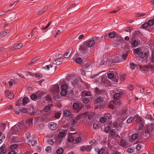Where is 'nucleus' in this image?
I'll return each instance as SVG.
<instances>
[{
	"label": "nucleus",
	"mask_w": 154,
	"mask_h": 154,
	"mask_svg": "<svg viewBox=\"0 0 154 154\" xmlns=\"http://www.w3.org/2000/svg\"><path fill=\"white\" fill-rule=\"evenodd\" d=\"M32 119H28L25 120V122L24 121H21L19 123L22 128L26 129L32 124Z\"/></svg>",
	"instance_id": "nucleus-1"
},
{
	"label": "nucleus",
	"mask_w": 154,
	"mask_h": 154,
	"mask_svg": "<svg viewBox=\"0 0 154 154\" xmlns=\"http://www.w3.org/2000/svg\"><path fill=\"white\" fill-rule=\"evenodd\" d=\"M94 38L96 39L98 38V37L93 38L91 40H89L84 42V44H85L88 47H91L94 45L95 43Z\"/></svg>",
	"instance_id": "nucleus-2"
},
{
	"label": "nucleus",
	"mask_w": 154,
	"mask_h": 154,
	"mask_svg": "<svg viewBox=\"0 0 154 154\" xmlns=\"http://www.w3.org/2000/svg\"><path fill=\"white\" fill-rule=\"evenodd\" d=\"M82 115L84 118H85L87 116L88 117V119L89 120H91L93 118V117L94 116V114L92 112H85L84 113H82Z\"/></svg>",
	"instance_id": "nucleus-3"
},
{
	"label": "nucleus",
	"mask_w": 154,
	"mask_h": 154,
	"mask_svg": "<svg viewBox=\"0 0 154 154\" xmlns=\"http://www.w3.org/2000/svg\"><path fill=\"white\" fill-rule=\"evenodd\" d=\"M73 51L72 48L71 47L69 48L67 52L65 53L63 55L64 58H67L70 56Z\"/></svg>",
	"instance_id": "nucleus-4"
},
{
	"label": "nucleus",
	"mask_w": 154,
	"mask_h": 154,
	"mask_svg": "<svg viewBox=\"0 0 154 154\" xmlns=\"http://www.w3.org/2000/svg\"><path fill=\"white\" fill-rule=\"evenodd\" d=\"M59 86L58 85L56 84L54 85L52 89V91L53 93L55 94H57L59 91Z\"/></svg>",
	"instance_id": "nucleus-5"
},
{
	"label": "nucleus",
	"mask_w": 154,
	"mask_h": 154,
	"mask_svg": "<svg viewBox=\"0 0 154 154\" xmlns=\"http://www.w3.org/2000/svg\"><path fill=\"white\" fill-rule=\"evenodd\" d=\"M5 94L6 96L10 99H12L14 98V95L13 93L11 92L10 91H5Z\"/></svg>",
	"instance_id": "nucleus-6"
},
{
	"label": "nucleus",
	"mask_w": 154,
	"mask_h": 154,
	"mask_svg": "<svg viewBox=\"0 0 154 154\" xmlns=\"http://www.w3.org/2000/svg\"><path fill=\"white\" fill-rule=\"evenodd\" d=\"M49 127L52 130H55L57 128V124L54 122H51L49 124Z\"/></svg>",
	"instance_id": "nucleus-7"
},
{
	"label": "nucleus",
	"mask_w": 154,
	"mask_h": 154,
	"mask_svg": "<svg viewBox=\"0 0 154 154\" xmlns=\"http://www.w3.org/2000/svg\"><path fill=\"white\" fill-rule=\"evenodd\" d=\"M12 129L13 131V133L16 134L19 129H20V126L18 124H17L12 128Z\"/></svg>",
	"instance_id": "nucleus-8"
},
{
	"label": "nucleus",
	"mask_w": 154,
	"mask_h": 154,
	"mask_svg": "<svg viewBox=\"0 0 154 154\" xmlns=\"http://www.w3.org/2000/svg\"><path fill=\"white\" fill-rule=\"evenodd\" d=\"M63 60L61 58H58L54 60V63L57 65H60L63 62Z\"/></svg>",
	"instance_id": "nucleus-9"
},
{
	"label": "nucleus",
	"mask_w": 154,
	"mask_h": 154,
	"mask_svg": "<svg viewBox=\"0 0 154 154\" xmlns=\"http://www.w3.org/2000/svg\"><path fill=\"white\" fill-rule=\"evenodd\" d=\"M37 143V142L32 140H29L28 143V145L30 146H33L36 145Z\"/></svg>",
	"instance_id": "nucleus-10"
},
{
	"label": "nucleus",
	"mask_w": 154,
	"mask_h": 154,
	"mask_svg": "<svg viewBox=\"0 0 154 154\" xmlns=\"http://www.w3.org/2000/svg\"><path fill=\"white\" fill-rule=\"evenodd\" d=\"M22 100L23 103H22V105L24 106L28 103L29 100V98L28 97L26 96L23 97L22 99Z\"/></svg>",
	"instance_id": "nucleus-11"
},
{
	"label": "nucleus",
	"mask_w": 154,
	"mask_h": 154,
	"mask_svg": "<svg viewBox=\"0 0 154 154\" xmlns=\"http://www.w3.org/2000/svg\"><path fill=\"white\" fill-rule=\"evenodd\" d=\"M23 44L22 43H20L18 44H17L15 45L14 47V49H18L22 47H23Z\"/></svg>",
	"instance_id": "nucleus-12"
},
{
	"label": "nucleus",
	"mask_w": 154,
	"mask_h": 154,
	"mask_svg": "<svg viewBox=\"0 0 154 154\" xmlns=\"http://www.w3.org/2000/svg\"><path fill=\"white\" fill-rule=\"evenodd\" d=\"M116 35V33L114 31L111 32L108 34L109 37L110 38H113Z\"/></svg>",
	"instance_id": "nucleus-13"
},
{
	"label": "nucleus",
	"mask_w": 154,
	"mask_h": 154,
	"mask_svg": "<svg viewBox=\"0 0 154 154\" xmlns=\"http://www.w3.org/2000/svg\"><path fill=\"white\" fill-rule=\"evenodd\" d=\"M113 103L115 104V105H120L122 103L121 101H120V100L118 99V100H113Z\"/></svg>",
	"instance_id": "nucleus-14"
},
{
	"label": "nucleus",
	"mask_w": 154,
	"mask_h": 154,
	"mask_svg": "<svg viewBox=\"0 0 154 154\" xmlns=\"http://www.w3.org/2000/svg\"><path fill=\"white\" fill-rule=\"evenodd\" d=\"M71 113V112L68 110H65L63 112V115L64 116H68Z\"/></svg>",
	"instance_id": "nucleus-15"
},
{
	"label": "nucleus",
	"mask_w": 154,
	"mask_h": 154,
	"mask_svg": "<svg viewBox=\"0 0 154 154\" xmlns=\"http://www.w3.org/2000/svg\"><path fill=\"white\" fill-rule=\"evenodd\" d=\"M88 47L87 45H85V44H84V43L81 47V50L83 51H85L87 49Z\"/></svg>",
	"instance_id": "nucleus-16"
},
{
	"label": "nucleus",
	"mask_w": 154,
	"mask_h": 154,
	"mask_svg": "<svg viewBox=\"0 0 154 154\" xmlns=\"http://www.w3.org/2000/svg\"><path fill=\"white\" fill-rule=\"evenodd\" d=\"M66 136V133L65 132H60L58 135V136L59 138H62Z\"/></svg>",
	"instance_id": "nucleus-17"
},
{
	"label": "nucleus",
	"mask_w": 154,
	"mask_h": 154,
	"mask_svg": "<svg viewBox=\"0 0 154 154\" xmlns=\"http://www.w3.org/2000/svg\"><path fill=\"white\" fill-rule=\"evenodd\" d=\"M103 101V99L101 97H99L96 100L97 103H100Z\"/></svg>",
	"instance_id": "nucleus-18"
},
{
	"label": "nucleus",
	"mask_w": 154,
	"mask_h": 154,
	"mask_svg": "<svg viewBox=\"0 0 154 154\" xmlns=\"http://www.w3.org/2000/svg\"><path fill=\"white\" fill-rule=\"evenodd\" d=\"M104 118H105L106 120H109L110 119H111V115L109 113H107L106 114H105L104 115Z\"/></svg>",
	"instance_id": "nucleus-19"
},
{
	"label": "nucleus",
	"mask_w": 154,
	"mask_h": 154,
	"mask_svg": "<svg viewBox=\"0 0 154 154\" xmlns=\"http://www.w3.org/2000/svg\"><path fill=\"white\" fill-rule=\"evenodd\" d=\"M120 143L121 145L123 147H125L127 145V142L125 140H122Z\"/></svg>",
	"instance_id": "nucleus-20"
},
{
	"label": "nucleus",
	"mask_w": 154,
	"mask_h": 154,
	"mask_svg": "<svg viewBox=\"0 0 154 154\" xmlns=\"http://www.w3.org/2000/svg\"><path fill=\"white\" fill-rule=\"evenodd\" d=\"M98 141H97L96 140H95L94 139H92L90 141H89V143L91 144V145H93L94 144H96L98 143Z\"/></svg>",
	"instance_id": "nucleus-21"
},
{
	"label": "nucleus",
	"mask_w": 154,
	"mask_h": 154,
	"mask_svg": "<svg viewBox=\"0 0 154 154\" xmlns=\"http://www.w3.org/2000/svg\"><path fill=\"white\" fill-rule=\"evenodd\" d=\"M60 93L61 95L64 96L67 94V91L66 90H61Z\"/></svg>",
	"instance_id": "nucleus-22"
},
{
	"label": "nucleus",
	"mask_w": 154,
	"mask_h": 154,
	"mask_svg": "<svg viewBox=\"0 0 154 154\" xmlns=\"http://www.w3.org/2000/svg\"><path fill=\"white\" fill-rule=\"evenodd\" d=\"M128 54V53L127 52L123 54L122 56V58L124 60H125L126 59Z\"/></svg>",
	"instance_id": "nucleus-23"
},
{
	"label": "nucleus",
	"mask_w": 154,
	"mask_h": 154,
	"mask_svg": "<svg viewBox=\"0 0 154 154\" xmlns=\"http://www.w3.org/2000/svg\"><path fill=\"white\" fill-rule=\"evenodd\" d=\"M63 152V149L61 148L58 149L57 150V154H62Z\"/></svg>",
	"instance_id": "nucleus-24"
},
{
	"label": "nucleus",
	"mask_w": 154,
	"mask_h": 154,
	"mask_svg": "<svg viewBox=\"0 0 154 154\" xmlns=\"http://www.w3.org/2000/svg\"><path fill=\"white\" fill-rule=\"evenodd\" d=\"M146 55V53L143 52H141V53L139 54V57L143 58L145 57Z\"/></svg>",
	"instance_id": "nucleus-25"
},
{
	"label": "nucleus",
	"mask_w": 154,
	"mask_h": 154,
	"mask_svg": "<svg viewBox=\"0 0 154 154\" xmlns=\"http://www.w3.org/2000/svg\"><path fill=\"white\" fill-rule=\"evenodd\" d=\"M154 18H153V20H149L147 23L148 26H152L153 25L154 23Z\"/></svg>",
	"instance_id": "nucleus-26"
},
{
	"label": "nucleus",
	"mask_w": 154,
	"mask_h": 154,
	"mask_svg": "<svg viewBox=\"0 0 154 154\" xmlns=\"http://www.w3.org/2000/svg\"><path fill=\"white\" fill-rule=\"evenodd\" d=\"M89 99L88 98H83L82 99V101L83 103L85 104H87L89 102Z\"/></svg>",
	"instance_id": "nucleus-27"
},
{
	"label": "nucleus",
	"mask_w": 154,
	"mask_h": 154,
	"mask_svg": "<svg viewBox=\"0 0 154 154\" xmlns=\"http://www.w3.org/2000/svg\"><path fill=\"white\" fill-rule=\"evenodd\" d=\"M121 95L119 93H116L114 94L113 96V98L115 99H117Z\"/></svg>",
	"instance_id": "nucleus-28"
},
{
	"label": "nucleus",
	"mask_w": 154,
	"mask_h": 154,
	"mask_svg": "<svg viewBox=\"0 0 154 154\" xmlns=\"http://www.w3.org/2000/svg\"><path fill=\"white\" fill-rule=\"evenodd\" d=\"M98 122L97 121H96L93 124V128L94 129H96L97 128Z\"/></svg>",
	"instance_id": "nucleus-29"
},
{
	"label": "nucleus",
	"mask_w": 154,
	"mask_h": 154,
	"mask_svg": "<svg viewBox=\"0 0 154 154\" xmlns=\"http://www.w3.org/2000/svg\"><path fill=\"white\" fill-rule=\"evenodd\" d=\"M138 135L137 134H134L131 136V139L133 140H135L138 137Z\"/></svg>",
	"instance_id": "nucleus-30"
},
{
	"label": "nucleus",
	"mask_w": 154,
	"mask_h": 154,
	"mask_svg": "<svg viewBox=\"0 0 154 154\" xmlns=\"http://www.w3.org/2000/svg\"><path fill=\"white\" fill-rule=\"evenodd\" d=\"M141 50L139 48H137L135 49L134 51V52L137 54H140V53H141Z\"/></svg>",
	"instance_id": "nucleus-31"
},
{
	"label": "nucleus",
	"mask_w": 154,
	"mask_h": 154,
	"mask_svg": "<svg viewBox=\"0 0 154 154\" xmlns=\"http://www.w3.org/2000/svg\"><path fill=\"white\" fill-rule=\"evenodd\" d=\"M5 138V135L4 134L2 133H0V143H1V141L2 139Z\"/></svg>",
	"instance_id": "nucleus-32"
},
{
	"label": "nucleus",
	"mask_w": 154,
	"mask_h": 154,
	"mask_svg": "<svg viewBox=\"0 0 154 154\" xmlns=\"http://www.w3.org/2000/svg\"><path fill=\"white\" fill-rule=\"evenodd\" d=\"M38 59L37 57H35L33 58L31 61V63L29 64L31 65V64H33Z\"/></svg>",
	"instance_id": "nucleus-33"
},
{
	"label": "nucleus",
	"mask_w": 154,
	"mask_h": 154,
	"mask_svg": "<svg viewBox=\"0 0 154 154\" xmlns=\"http://www.w3.org/2000/svg\"><path fill=\"white\" fill-rule=\"evenodd\" d=\"M34 76H35L36 78H38L39 79H40L42 77V75L39 73H35Z\"/></svg>",
	"instance_id": "nucleus-34"
},
{
	"label": "nucleus",
	"mask_w": 154,
	"mask_h": 154,
	"mask_svg": "<svg viewBox=\"0 0 154 154\" xmlns=\"http://www.w3.org/2000/svg\"><path fill=\"white\" fill-rule=\"evenodd\" d=\"M79 104L77 103H74L73 105V108L75 109H77L79 108Z\"/></svg>",
	"instance_id": "nucleus-35"
},
{
	"label": "nucleus",
	"mask_w": 154,
	"mask_h": 154,
	"mask_svg": "<svg viewBox=\"0 0 154 154\" xmlns=\"http://www.w3.org/2000/svg\"><path fill=\"white\" fill-rule=\"evenodd\" d=\"M145 67L147 68L150 69L152 71L154 70V69L153 68V65H149L148 66L146 65Z\"/></svg>",
	"instance_id": "nucleus-36"
},
{
	"label": "nucleus",
	"mask_w": 154,
	"mask_h": 154,
	"mask_svg": "<svg viewBox=\"0 0 154 154\" xmlns=\"http://www.w3.org/2000/svg\"><path fill=\"white\" fill-rule=\"evenodd\" d=\"M51 99V97L50 95H48L46 96V100L47 101H49Z\"/></svg>",
	"instance_id": "nucleus-37"
},
{
	"label": "nucleus",
	"mask_w": 154,
	"mask_h": 154,
	"mask_svg": "<svg viewBox=\"0 0 154 154\" xmlns=\"http://www.w3.org/2000/svg\"><path fill=\"white\" fill-rule=\"evenodd\" d=\"M54 99L57 101H59L61 100L60 97L58 95L55 96L54 97Z\"/></svg>",
	"instance_id": "nucleus-38"
},
{
	"label": "nucleus",
	"mask_w": 154,
	"mask_h": 154,
	"mask_svg": "<svg viewBox=\"0 0 154 154\" xmlns=\"http://www.w3.org/2000/svg\"><path fill=\"white\" fill-rule=\"evenodd\" d=\"M75 61L78 63H81L82 62V60L81 58H78L76 59Z\"/></svg>",
	"instance_id": "nucleus-39"
},
{
	"label": "nucleus",
	"mask_w": 154,
	"mask_h": 154,
	"mask_svg": "<svg viewBox=\"0 0 154 154\" xmlns=\"http://www.w3.org/2000/svg\"><path fill=\"white\" fill-rule=\"evenodd\" d=\"M106 120L105 118L103 117L100 118V122L101 123H103L105 122Z\"/></svg>",
	"instance_id": "nucleus-40"
},
{
	"label": "nucleus",
	"mask_w": 154,
	"mask_h": 154,
	"mask_svg": "<svg viewBox=\"0 0 154 154\" xmlns=\"http://www.w3.org/2000/svg\"><path fill=\"white\" fill-rule=\"evenodd\" d=\"M111 129L110 128L109 126H107L104 129V131L107 133H108Z\"/></svg>",
	"instance_id": "nucleus-41"
},
{
	"label": "nucleus",
	"mask_w": 154,
	"mask_h": 154,
	"mask_svg": "<svg viewBox=\"0 0 154 154\" xmlns=\"http://www.w3.org/2000/svg\"><path fill=\"white\" fill-rule=\"evenodd\" d=\"M114 76V74L110 73L108 74L107 76L109 79H111L113 78Z\"/></svg>",
	"instance_id": "nucleus-42"
},
{
	"label": "nucleus",
	"mask_w": 154,
	"mask_h": 154,
	"mask_svg": "<svg viewBox=\"0 0 154 154\" xmlns=\"http://www.w3.org/2000/svg\"><path fill=\"white\" fill-rule=\"evenodd\" d=\"M76 5V4L75 3H73L70 5L68 8V10H69L70 9H72V8L74 7Z\"/></svg>",
	"instance_id": "nucleus-43"
},
{
	"label": "nucleus",
	"mask_w": 154,
	"mask_h": 154,
	"mask_svg": "<svg viewBox=\"0 0 154 154\" xmlns=\"http://www.w3.org/2000/svg\"><path fill=\"white\" fill-rule=\"evenodd\" d=\"M109 132L112 136L116 134V132L114 131L113 129H110Z\"/></svg>",
	"instance_id": "nucleus-44"
},
{
	"label": "nucleus",
	"mask_w": 154,
	"mask_h": 154,
	"mask_svg": "<svg viewBox=\"0 0 154 154\" xmlns=\"http://www.w3.org/2000/svg\"><path fill=\"white\" fill-rule=\"evenodd\" d=\"M133 119V117H130L127 121V122L128 123H130Z\"/></svg>",
	"instance_id": "nucleus-45"
},
{
	"label": "nucleus",
	"mask_w": 154,
	"mask_h": 154,
	"mask_svg": "<svg viewBox=\"0 0 154 154\" xmlns=\"http://www.w3.org/2000/svg\"><path fill=\"white\" fill-rule=\"evenodd\" d=\"M134 149L133 148H128L127 149V152L128 153H131L133 152Z\"/></svg>",
	"instance_id": "nucleus-46"
},
{
	"label": "nucleus",
	"mask_w": 154,
	"mask_h": 154,
	"mask_svg": "<svg viewBox=\"0 0 154 154\" xmlns=\"http://www.w3.org/2000/svg\"><path fill=\"white\" fill-rule=\"evenodd\" d=\"M68 140L69 142H72L74 140V139L73 137H69Z\"/></svg>",
	"instance_id": "nucleus-47"
},
{
	"label": "nucleus",
	"mask_w": 154,
	"mask_h": 154,
	"mask_svg": "<svg viewBox=\"0 0 154 154\" xmlns=\"http://www.w3.org/2000/svg\"><path fill=\"white\" fill-rule=\"evenodd\" d=\"M92 147L91 146H87L85 148L86 150L88 152L90 151Z\"/></svg>",
	"instance_id": "nucleus-48"
},
{
	"label": "nucleus",
	"mask_w": 154,
	"mask_h": 154,
	"mask_svg": "<svg viewBox=\"0 0 154 154\" xmlns=\"http://www.w3.org/2000/svg\"><path fill=\"white\" fill-rule=\"evenodd\" d=\"M138 42L136 41V40H135L133 41L132 43V45L134 46H136L137 45Z\"/></svg>",
	"instance_id": "nucleus-49"
},
{
	"label": "nucleus",
	"mask_w": 154,
	"mask_h": 154,
	"mask_svg": "<svg viewBox=\"0 0 154 154\" xmlns=\"http://www.w3.org/2000/svg\"><path fill=\"white\" fill-rule=\"evenodd\" d=\"M50 109V108L49 106H47L45 107L44 108V110L45 112H48L49 111Z\"/></svg>",
	"instance_id": "nucleus-50"
},
{
	"label": "nucleus",
	"mask_w": 154,
	"mask_h": 154,
	"mask_svg": "<svg viewBox=\"0 0 154 154\" xmlns=\"http://www.w3.org/2000/svg\"><path fill=\"white\" fill-rule=\"evenodd\" d=\"M135 65L133 63H130V68L131 69L133 70L135 68Z\"/></svg>",
	"instance_id": "nucleus-51"
},
{
	"label": "nucleus",
	"mask_w": 154,
	"mask_h": 154,
	"mask_svg": "<svg viewBox=\"0 0 154 154\" xmlns=\"http://www.w3.org/2000/svg\"><path fill=\"white\" fill-rule=\"evenodd\" d=\"M37 98V96L36 94H32L31 96V98L32 100H35Z\"/></svg>",
	"instance_id": "nucleus-52"
},
{
	"label": "nucleus",
	"mask_w": 154,
	"mask_h": 154,
	"mask_svg": "<svg viewBox=\"0 0 154 154\" xmlns=\"http://www.w3.org/2000/svg\"><path fill=\"white\" fill-rule=\"evenodd\" d=\"M82 141V138L81 137H78L75 140V142L78 143Z\"/></svg>",
	"instance_id": "nucleus-53"
},
{
	"label": "nucleus",
	"mask_w": 154,
	"mask_h": 154,
	"mask_svg": "<svg viewBox=\"0 0 154 154\" xmlns=\"http://www.w3.org/2000/svg\"><path fill=\"white\" fill-rule=\"evenodd\" d=\"M18 147L17 145V144H13L11 146V149H15L17 148Z\"/></svg>",
	"instance_id": "nucleus-54"
},
{
	"label": "nucleus",
	"mask_w": 154,
	"mask_h": 154,
	"mask_svg": "<svg viewBox=\"0 0 154 154\" xmlns=\"http://www.w3.org/2000/svg\"><path fill=\"white\" fill-rule=\"evenodd\" d=\"M48 143L51 145H52L54 144V141L50 139L47 140Z\"/></svg>",
	"instance_id": "nucleus-55"
},
{
	"label": "nucleus",
	"mask_w": 154,
	"mask_h": 154,
	"mask_svg": "<svg viewBox=\"0 0 154 154\" xmlns=\"http://www.w3.org/2000/svg\"><path fill=\"white\" fill-rule=\"evenodd\" d=\"M84 118L82 115V113L80 115H78L76 118V120H78L80 119L81 117Z\"/></svg>",
	"instance_id": "nucleus-56"
},
{
	"label": "nucleus",
	"mask_w": 154,
	"mask_h": 154,
	"mask_svg": "<svg viewBox=\"0 0 154 154\" xmlns=\"http://www.w3.org/2000/svg\"><path fill=\"white\" fill-rule=\"evenodd\" d=\"M67 87L66 85H64L62 86L61 87V89L62 90H66Z\"/></svg>",
	"instance_id": "nucleus-57"
},
{
	"label": "nucleus",
	"mask_w": 154,
	"mask_h": 154,
	"mask_svg": "<svg viewBox=\"0 0 154 154\" xmlns=\"http://www.w3.org/2000/svg\"><path fill=\"white\" fill-rule=\"evenodd\" d=\"M60 115L61 114L60 113L57 112L55 113V117L56 118H58L60 117Z\"/></svg>",
	"instance_id": "nucleus-58"
},
{
	"label": "nucleus",
	"mask_w": 154,
	"mask_h": 154,
	"mask_svg": "<svg viewBox=\"0 0 154 154\" xmlns=\"http://www.w3.org/2000/svg\"><path fill=\"white\" fill-rule=\"evenodd\" d=\"M148 25L147 23H145L142 24L141 26L143 28H146L148 26Z\"/></svg>",
	"instance_id": "nucleus-59"
},
{
	"label": "nucleus",
	"mask_w": 154,
	"mask_h": 154,
	"mask_svg": "<svg viewBox=\"0 0 154 154\" xmlns=\"http://www.w3.org/2000/svg\"><path fill=\"white\" fill-rule=\"evenodd\" d=\"M46 10V8H45L44 10H42V11H39L38 13V15H40L41 14H42V13H43L44 12H45Z\"/></svg>",
	"instance_id": "nucleus-60"
},
{
	"label": "nucleus",
	"mask_w": 154,
	"mask_h": 154,
	"mask_svg": "<svg viewBox=\"0 0 154 154\" xmlns=\"http://www.w3.org/2000/svg\"><path fill=\"white\" fill-rule=\"evenodd\" d=\"M49 66L50 67V70H53L55 68V67L53 64L50 65Z\"/></svg>",
	"instance_id": "nucleus-61"
},
{
	"label": "nucleus",
	"mask_w": 154,
	"mask_h": 154,
	"mask_svg": "<svg viewBox=\"0 0 154 154\" xmlns=\"http://www.w3.org/2000/svg\"><path fill=\"white\" fill-rule=\"evenodd\" d=\"M51 147L50 146H48L46 147L45 150L47 152H49L51 151Z\"/></svg>",
	"instance_id": "nucleus-62"
},
{
	"label": "nucleus",
	"mask_w": 154,
	"mask_h": 154,
	"mask_svg": "<svg viewBox=\"0 0 154 154\" xmlns=\"http://www.w3.org/2000/svg\"><path fill=\"white\" fill-rule=\"evenodd\" d=\"M141 148V146L140 144H138L137 145L136 147V149L138 150H139Z\"/></svg>",
	"instance_id": "nucleus-63"
},
{
	"label": "nucleus",
	"mask_w": 154,
	"mask_h": 154,
	"mask_svg": "<svg viewBox=\"0 0 154 154\" xmlns=\"http://www.w3.org/2000/svg\"><path fill=\"white\" fill-rule=\"evenodd\" d=\"M104 151V150L103 148H101L99 151L98 152V154H102Z\"/></svg>",
	"instance_id": "nucleus-64"
}]
</instances>
